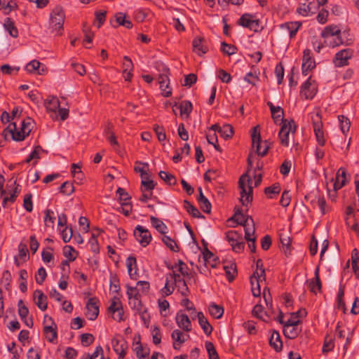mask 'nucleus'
<instances>
[{"label": "nucleus", "instance_id": "1", "mask_svg": "<svg viewBox=\"0 0 359 359\" xmlns=\"http://www.w3.org/2000/svg\"><path fill=\"white\" fill-rule=\"evenodd\" d=\"M282 123L278 134L280 142L283 146L288 147L290 142H294L297 126L293 120L287 121L286 119H282Z\"/></svg>", "mask_w": 359, "mask_h": 359}, {"label": "nucleus", "instance_id": "2", "mask_svg": "<svg viewBox=\"0 0 359 359\" xmlns=\"http://www.w3.org/2000/svg\"><path fill=\"white\" fill-rule=\"evenodd\" d=\"M252 180L250 176L245 173L242 175L238 180V186L241 189L240 201L243 205H247L252 201Z\"/></svg>", "mask_w": 359, "mask_h": 359}, {"label": "nucleus", "instance_id": "3", "mask_svg": "<svg viewBox=\"0 0 359 359\" xmlns=\"http://www.w3.org/2000/svg\"><path fill=\"white\" fill-rule=\"evenodd\" d=\"M65 15L61 6H56L53 8L50 15V29L52 32H56L61 35L63 29Z\"/></svg>", "mask_w": 359, "mask_h": 359}, {"label": "nucleus", "instance_id": "4", "mask_svg": "<svg viewBox=\"0 0 359 359\" xmlns=\"http://www.w3.org/2000/svg\"><path fill=\"white\" fill-rule=\"evenodd\" d=\"M251 138L252 147L255 149L257 155L262 157L266 156L270 148V142L267 140L264 141L263 142L264 150H262V147L261 145V135L259 125L252 128Z\"/></svg>", "mask_w": 359, "mask_h": 359}, {"label": "nucleus", "instance_id": "5", "mask_svg": "<svg viewBox=\"0 0 359 359\" xmlns=\"http://www.w3.org/2000/svg\"><path fill=\"white\" fill-rule=\"evenodd\" d=\"M108 312L112 314V318L118 322L123 320V309L118 297H114L111 299Z\"/></svg>", "mask_w": 359, "mask_h": 359}, {"label": "nucleus", "instance_id": "6", "mask_svg": "<svg viewBox=\"0 0 359 359\" xmlns=\"http://www.w3.org/2000/svg\"><path fill=\"white\" fill-rule=\"evenodd\" d=\"M238 25L257 32L259 27V20L251 14L245 13L239 18Z\"/></svg>", "mask_w": 359, "mask_h": 359}, {"label": "nucleus", "instance_id": "7", "mask_svg": "<svg viewBox=\"0 0 359 359\" xmlns=\"http://www.w3.org/2000/svg\"><path fill=\"white\" fill-rule=\"evenodd\" d=\"M134 236L142 247L147 246L152 238L149 230L140 225L135 227Z\"/></svg>", "mask_w": 359, "mask_h": 359}, {"label": "nucleus", "instance_id": "8", "mask_svg": "<svg viewBox=\"0 0 359 359\" xmlns=\"http://www.w3.org/2000/svg\"><path fill=\"white\" fill-rule=\"evenodd\" d=\"M316 67V62L312 57L311 51L309 49H305L303 52L302 59V74L306 76L309 72L311 71Z\"/></svg>", "mask_w": 359, "mask_h": 359}, {"label": "nucleus", "instance_id": "9", "mask_svg": "<svg viewBox=\"0 0 359 359\" xmlns=\"http://www.w3.org/2000/svg\"><path fill=\"white\" fill-rule=\"evenodd\" d=\"M98 299L95 297L90 298L86 304V316L90 320H95L99 315Z\"/></svg>", "mask_w": 359, "mask_h": 359}, {"label": "nucleus", "instance_id": "10", "mask_svg": "<svg viewBox=\"0 0 359 359\" xmlns=\"http://www.w3.org/2000/svg\"><path fill=\"white\" fill-rule=\"evenodd\" d=\"M317 87L314 80L311 79L310 76L302 86L301 94L305 97L306 99H312L316 95Z\"/></svg>", "mask_w": 359, "mask_h": 359}, {"label": "nucleus", "instance_id": "11", "mask_svg": "<svg viewBox=\"0 0 359 359\" xmlns=\"http://www.w3.org/2000/svg\"><path fill=\"white\" fill-rule=\"evenodd\" d=\"M302 26L300 22H287L280 25V29L283 35H288L290 39L295 36L298 29Z\"/></svg>", "mask_w": 359, "mask_h": 359}, {"label": "nucleus", "instance_id": "12", "mask_svg": "<svg viewBox=\"0 0 359 359\" xmlns=\"http://www.w3.org/2000/svg\"><path fill=\"white\" fill-rule=\"evenodd\" d=\"M193 51L198 55H203L208 51L206 41L203 36L195 37L192 42Z\"/></svg>", "mask_w": 359, "mask_h": 359}, {"label": "nucleus", "instance_id": "13", "mask_svg": "<svg viewBox=\"0 0 359 359\" xmlns=\"http://www.w3.org/2000/svg\"><path fill=\"white\" fill-rule=\"evenodd\" d=\"M351 56L352 52L350 49H344L335 55L334 63L337 67H344L348 65V60Z\"/></svg>", "mask_w": 359, "mask_h": 359}, {"label": "nucleus", "instance_id": "14", "mask_svg": "<svg viewBox=\"0 0 359 359\" xmlns=\"http://www.w3.org/2000/svg\"><path fill=\"white\" fill-rule=\"evenodd\" d=\"M4 133L6 135L8 133L11 134L12 139L15 141L19 142L22 141L26 135L25 131H22L20 129L18 130L15 123H10L8 127L4 130Z\"/></svg>", "mask_w": 359, "mask_h": 359}, {"label": "nucleus", "instance_id": "15", "mask_svg": "<svg viewBox=\"0 0 359 359\" xmlns=\"http://www.w3.org/2000/svg\"><path fill=\"white\" fill-rule=\"evenodd\" d=\"M175 320L178 327L184 331L188 332L191 330V323L187 314L178 312L176 315Z\"/></svg>", "mask_w": 359, "mask_h": 359}, {"label": "nucleus", "instance_id": "16", "mask_svg": "<svg viewBox=\"0 0 359 359\" xmlns=\"http://www.w3.org/2000/svg\"><path fill=\"white\" fill-rule=\"evenodd\" d=\"M231 220L235 221L238 224L242 225L244 227L250 226V223L253 224V219L252 217L245 216L240 209L236 210L234 215L231 218Z\"/></svg>", "mask_w": 359, "mask_h": 359}, {"label": "nucleus", "instance_id": "17", "mask_svg": "<svg viewBox=\"0 0 359 359\" xmlns=\"http://www.w3.org/2000/svg\"><path fill=\"white\" fill-rule=\"evenodd\" d=\"M315 277L313 279L308 280L306 281L310 291L313 293L316 294L317 292H320L322 288V283L319 276V267L317 266L315 273Z\"/></svg>", "mask_w": 359, "mask_h": 359}, {"label": "nucleus", "instance_id": "18", "mask_svg": "<svg viewBox=\"0 0 359 359\" xmlns=\"http://www.w3.org/2000/svg\"><path fill=\"white\" fill-rule=\"evenodd\" d=\"M346 183V170L340 168L336 174L335 181L333 185L334 191H337L345 186Z\"/></svg>", "mask_w": 359, "mask_h": 359}, {"label": "nucleus", "instance_id": "19", "mask_svg": "<svg viewBox=\"0 0 359 359\" xmlns=\"http://www.w3.org/2000/svg\"><path fill=\"white\" fill-rule=\"evenodd\" d=\"M33 296L38 308L41 311H46L48 306L47 297L40 290H35Z\"/></svg>", "mask_w": 359, "mask_h": 359}, {"label": "nucleus", "instance_id": "20", "mask_svg": "<svg viewBox=\"0 0 359 359\" xmlns=\"http://www.w3.org/2000/svg\"><path fill=\"white\" fill-rule=\"evenodd\" d=\"M341 31L337 26L330 25L327 26L322 32L321 36L323 38L325 39V43L328 42L331 40L332 38H334L336 35L340 34Z\"/></svg>", "mask_w": 359, "mask_h": 359}, {"label": "nucleus", "instance_id": "21", "mask_svg": "<svg viewBox=\"0 0 359 359\" xmlns=\"http://www.w3.org/2000/svg\"><path fill=\"white\" fill-rule=\"evenodd\" d=\"M111 344L114 351L118 355V359H124L126 354V346L124 343H121V341L117 339H113Z\"/></svg>", "mask_w": 359, "mask_h": 359}, {"label": "nucleus", "instance_id": "22", "mask_svg": "<svg viewBox=\"0 0 359 359\" xmlns=\"http://www.w3.org/2000/svg\"><path fill=\"white\" fill-rule=\"evenodd\" d=\"M18 8V4L13 1L10 0H0V11H1L4 15H8L12 11Z\"/></svg>", "mask_w": 359, "mask_h": 359}, {"label": "nucleus", "instance_id": "23", "mask_svg": "<svg viewBox=\"0 0 359 359\" xmlns=\"http://www.w3.org/2000/svg\"><path fill=\"white\" fill-rule=\"evenodd\" d=\"M313 130L316 137L318 143L320 146H324L325 144V140L324 137V133L322 130L323 123L321 121L315 122L313 121Z\"/></svg>", "mask_w": 359, "mask_h": 359}, {"label": "nucleus", "instance_id": "24", "mask_svg": "<svg viewBox=\"0 0 359 359\" xmlns=\"http://www.w3.org/2000/svg\"><path fill=\"white\" fill-rule=\"evenodd\" d=\"M269 345L278 352L282 351L283 342L281 341L280 336L277 331H273L272 332L269 339Z\"/></svg>", "mask_w": 359, "mask_h": 359}, {"label": "nucleus", "instance_id": "25", "mask_svg": "<svg viewBox=\"0 0 359 359\" xmlns=\"http://www.w3.org/2000/svg\"><path fill=\"white\" fill-rule=\"evenodd\" d=\"M171 338L173 339V348L179 349L180 346L187 341L185 336L180 330H175L171 334Z\"/></svg>", "mask_w": 359, "mask_h": 359}, {"label": "nucleus", "instance_id": "26", "mask_svg": "<svg viewBox=\"0 0 359 359\" xmlns=\"http://www.w3.org/2000/svg\"><path fill=\"white\" fill-rule=\"evenodd\" d=\"M198 323L203 329L205 334L210 335L212 331V327L208 321L207 318L204 316L202 312H198L197 314Z\"/></svg>", "mask_w": 359, "mask_h": 359}, {"label": "nucleus", "instance_id": "27", "mask_svg": "<svg viewBox=\"0 0 359 359\" xmlns=\"http://www.w3.org/2000/svg\"><path fill=\"white\" fill-rule=\"evenodd\" d=\"M280 241L282 245L283 250L286 256L291 253L290 244L291 238L286 233H280Z\"/></svg>", "mask_w": 359, "mask_h": 359}, {"label": "nucleus", "instance_id": "28", "mask_svg": "<svg viewBox=\"0 0 359 359\" xmlns=\"http://www.w3.org/2000/svg\"><path fill=\"white\" fill-rule=\"evenodd\" d=\"M184 208L193 217L202 219L205 218V217L199 212V210L187 200L184 201Z\"/></svg>", "mask_w": 359, "mask_h": 359}, {"label": "nucleus", "instance_id": "29", "mask_svg": "<svg viewBox=\"0 0 359 359\" xmlns=\"http://www.w3.org/2000/svg\"><path fill=\"white\" fill-rule=\"evenodd\" d=\"M45 106L48 111H56L60 107V102L57 97L50 96L45 100Z\"/></svg>", "mask_w": 359, "mask_h": 359}, {"label": "nucleus", "instance_id": "30", "mask_svg": "<svg viewBox=\"0 0 359 359\" xmlns=\"http://www.w3.org/2000/svg\"><path fill=\"white\" fill-rule=\"evenodd\" d=\"M150 220L152 226L161 234H165L168 229L167 226L158 218L151 216Z\"/></svg>", "mask_w": 359, "mask_h": 359}, {"label": "nucleus", "instance_id": "31", "mask_svg": "<svg viewBox=\"0 0 359 359\" xmlns=\"http://www.w3.org/2000/svg\"><path fill=\"white\" fill-rule=\"evenodd\" d=\"M52 325H54L55 327H53L52 325H45L43 327V332L46 335V338L50 342H53L57 338V326L53 322Z\"/></svg>", "mask_w": 359, "mask_h": 359}, {"label": "nucleus", "instance_id": "32", "mask_svg": "<svg viewBox=\"0 0 359 359\" xmlns=\"http://www.w3.org/2000/svg\"><path fill=\"white\" fill-rule=\"evenodd\" d=\"M4 27H5L6 30L8 32L9 34L11 36H13L14 38L18 37V30L17 27H15V23L13 20H11L9 18H6L5 23H4Z\"/></svg>", "mask_w": 359, "mask_h": 359}, {"label": "nucleus", "instance_id": "33", "mask_svg": "<svg viewBox=\"0 0 359 359\" xmlns=\"http://www.w3.org/2000/svg\"><path fill=\"white\" fill-rule=\"evenodd\" d=\"M140 289H138L137 287H131L129 285H127V296L129 299L133 298L135 301H137L138 306H141V301H140V294L139 293Z\"/></svg>", "mask_w": 359, "mask_h": 359}, {"label": "nucleus", "instance_id": "34", "mask_svg": "<svg viewBox=\"0 0 359 359\" xmlns=\"http://www.w3.org/2000/svg\"><path fill=\"white\" fill-rule=\"evenodd\" d=\"M300 332L301 330H299L297 327L284 325L283 334L285 337L288 339H295L299 335Z\"/></svg>", "mask_w": 359, "mask_h": 359}, {"label": "nucleus", "instance_id": "35", "mask_svg": "<svg viewBox=\"0 0 359 359\" xmlns=\"http://www.w3.org/2000/svg\"><path fill=\"white\" fill-rule=\"evenodd\" d=\"M209 311L212 316L216 319H219L223 316L224 308L215 303H212L209 306Z\"/></svg>", "mask_w": 359, "mask_h": 359}, {"label": "nucleus", "instance_id": "36", "mask_svg": "<svg viewBox=\"0 0 359 359\" xmlns=\"http://www.w3.org/2000/svg\"><path fill=\"white\" fill-rule=\"evenodd\" d=\"M102 347L101 346H98L96 347L93 354L90 355L89 353H86L80 359H104Z\"/></svg>", "mask_w": 359, "mask_h": 359}, {"label": "nucleus", "instance_id": "37", "mask_svg": "<svg viewBox=\"0 0 359 359\" xmlns=\"http://www.w3.org/2000/svg\"><path fill=\"white\" fill-rule=\"evenodd\" d=\"M224 269L225 271L227 279L229 282H232L237 274L236 264H231L229 266L226 265L224 266Z\"/></svg>", "mask_w": 359, "mask_h": 359}, {"label": "nucleus", "instance_id": "38", "mask_svg": "<svg viewBox=\"0 0 359 359\" xmlns=\"http://www.w3.org/2000/svg\"><path fill=\"white\" fill-rule=\"evenodd\" d=\"M154 181L149 180V177H146L145 179H142L141 182V191L142 193L147 191H151L156 186Z\"/></svg>", "mask_w": 359, "mask_h": 359}, {"label": "nucleus", "instance_id": "39", "mask_svg": "<svg viewBox=\"0 0 359 359\" xmlns=\"http://www.w3.org/2000/svg\"><path fill=\"white\" fill-rule=\"evenodd\" d=\"M251 290L254 297H259L261 294L260 284L261 281L257 280L255 276H251L250 278Z\"/></svg>", "mask_w": 359, "mask_h": 359}, {"label": "nucleus", "instance_id": "40", "mask_svg": "<svg viewBox=\"0 0 359 359\" xmlns=\"http://www.w3.org/2000/svg\"><path fill=\"white\" fill-rule=\"evenodd\" d=\"M271 117L276 123L280 121H282V119H283L284 111L282 107L279 106L273 107L271 108Z\"/></svg>", "mask_w": 359, "mask_h": 359}, {"label": "nucleus", "instance_id": "41", "mask_svg": "<svg viewBox=\"0 0 359 359\" xmlns=\"http://www.w3.org/2000/svg\"><path fill=\"white\" fill-rule=\"evenodd\" d=\"M158 175L161 180L170 186L175 185L177 184V179L170 173L165 171H160Z\"/></svg>", "mask_w": 359, "mask_h": 359}, {"label": "nucleus", "instance_id": "42", "mask_svg": "<svg viewBox=\"0 0 359 359\" xmlns=\"http://www.w3.org/2000/svg\"><path fill=\"white\" fill-rule=\"evenodd\" d=\"M339 121L340 123V128L344 134H346L349 131L351 126L350 120L344 115H339L338 116Z\"/></svg>", "mask_w": 359, "mask_h": 359}, {"label": "nucleus", "instance_id": "43", "mask_svg": "<svg viewBox=\"0 0 359 359\" xmlns=\"http://www.w3.org/2000/svg\"><path fill=\"white\" fill-rule=\"evenodd\" d=\"M205 345L209 359H219V355L212 342L206 341Z\"/></svg>", "mask_w": 359, "mask_h": 359}, {"label": "nucleus", "instance_id": "44", "mask_svg": "<svg viewBox=\"0 0 359 359\" xmlns=\"http://www.w3.org/2000/svg\"><path fill=\"white\" fill-rule=\"evenodd\" d=\"M237 48L233 46L229 43H226V42L223 41L221 43V51L226 54L227 55H231L236 53Z\"/></svg>", "mask_w": 359, "mask_h": 359}, {"label": "nucleus", "instance_id": "45", "mask_svg": "<svg viewBox=\"0 0 359 359\" xmlns=\"http://www.w3.org/2000/svg\"><path fill=\"white\" fill-rule=\"evenodd\" d=\"M162 241L170 250L173 252H178L179 248L177 243L170 237L164 235L162 238Z\"/></svg>", "mask_w": 359, "mask_h": 359}, {"label": "nucleus", "instance_id": "46", "mask_svg": "<svg viewBox=\"0 0 359 359\" xmlns=\"http://www.w3.org/2000/svg\"><path fill=\"white\" fill-rule=\"evenodd\" d=\"M119 279L116 274H111L110 276V290L113 292L118 293L120 291Z\"/></svg>", "mask_w": 359, "mask_h": 359}, {"label": "nucleus", "instance_id": "47", "mask_svg": "<svg viewBox=\"0 0 359 359\" xmlns=\"http://www.w3.org/2000/svg\"><path fill=\"white\" fill-rule=\"evenodd\" d=\"M219 134L225 139L231 138L233 135V127L229 124L224 125L219 130Z\"/></svg>", "mask_w": 359, "mask_h": 359}, {"label": "nucleus", "instance_id": "48", "mask_svg": "<svg viewBox=\"0 0 359 359\" xmlns=\"http://www.w3.org/2000/svg\"><path fill=\"white\" fill-rule=\"evenodd\" d=\"M60 191L67 196H70L74 191V187L73 184L69 182H65L60 187Z\"/></svg>", "mask_w": 359, "mask_h": 359}, {"label": "nucleus", "instance_id": "49", "mask_svg": "<svg viewBox=\"0 0 359 359\" xmlns=\"http://www.w3.org/2000/svg\"><path fill=\"white\" fill-rule=\"evenodd\" d=\"M169 69L167 67H164L163 69V72L159 74L158 80L160 86V88L162 91H165V88H163V84H165L167 81H169L168 74Z\"/></svg>", "mask_w": 359, "mask_h": 359}, {"label": "nucleus", "instance_id": "50", "mask_svg": "<svg viewBox=\"0 0 359 359\" xmlns=\"http://www.w3.org/2000/svg\"><path fill=\"white\" fill-rule=\"evenodd\" d=\"M181 115L187 114L188 116L192 111V104L191 102L184 100L180 105Z\"/></svg>", "mask_w": 359, "mask_h": 359}, {"label": "nucleus", "instance_id": "51", "mask_svg": "<svg viewBox=\"0 0 359 359\" xmlns=\"http://www.w3.org/2000/svg\"><path fill=\"white\" fill-rule=\"evenodd\" d=\"M107 15L106 11H98L95 12V25L97 23V28H100L105 22Z\"/></svg>", "mask_w": 359, "mask_h": 359}, {"label": "nucleus", "instance_id": "52", "mask_svg": "<svg viewBox=\"0 0 359 359\" xmlns=\"http://www.w3.org/2000/svg\"><path fill=\"white\" fill-rule=\"evenodd\" d=\"M44 151L42 147L39 145L36 146L34 149L31 152V154L28 156L27 159L25 160L26 163H29L33 159H39L40 158V153Z\"/></svg>", "mask_w": 359, "mask_h": 359}, {"label": "nucleus", "instance_id": "53", "mask_svg": "<svg viewBox=\"0 0 359 359\" xmlns=\"http://www.w3.org/2000/svg\"><path fill=\"white\" fill-rule=\"evenodd\" d=\"M153 130L160 142H163L166 139V135L163 127L159 126L158 124H154Z\"/></svg>", "mask_w": 359, "mask_h": 359}, {"label": "nucleus", "instance_id": "54", "mask_svg": "<svg viewBox=\"0 0 359 359\" xmlns=\"http://www.w3.org/2000/svg\"><path fill=\"white\" fill-rule=\"evenodd\" d=\"M18 314L21 318V320L25 319L29 313L28 308L24 304V302L22 299L18 301Z\"/></svg>", "mask_w": 359, "mask_h": 359}, {"label": "nucleus", "instance_id": "55", "mask_svg": "<svg viewBox=\"0 0 359 359\" xmlns=\"http://www.w3.org/2000/svg\"><path fill=\"white\" fill-rule=\"evenodd\" d=\"M11 280L12 276L11 272L8 270L5 271L2 274L1 283L4 284L6 290H9V287H11Z\"/></svg>", "mask_w": 359, "mask_h": 359}, {"label": "nucleus", "instance_id": "56", "mask_svg": "<svg viewBox=\"0 0 359 359\" xmlns=\"http://www.w3.org/2000/svg\"><path fill=\"white\" fill-rule=\"evenodd\" d=\"M142 165V167L135 166V171L140 173V176L142 179H145L148 176L147 170H149V165L147 163H139Z\"/></svg>", "mask_w": 359, "mask_h": 359}, {"label": "nucleus", "instance_id": "57", "mask_svg": "<svg viewBox=\"0 0 359 359\" xmlns=\"http://www.w3.org/2000/svg\"><path fill=\"white\" fill-rule=\"evenodd\" d=\"M32 194H27L25 195L23 201V207L27 212H32L33 210V203H32Z\"/></svg>", "mask_w": 359, "mask_h": 359}, {"label": "nucleus", "instance_id": "58", "mask_svg": "<svg viewBox=\"0 0 359 359\" xmlns=\"http://www.w3.org/2000/svg\"><path fill=\"white\" fill-rule=\"evenodd\" d=\"M226 238L229 243H231L237 240H242V236L236 231H229L226 233Z\"/></svg>", "mask_w": 359, "mask_h": 359}, {"label": "nucleus", "instance_id": "59", "mask_svg": "<svg viewBox=\"0 0 359 359\" xmlns=\"http://www.w3.org/2000/svg\"><path fill=\"white\" fill-rule=\"evenodd\" d=\"M153 343L158 345L161 342V333L158 326H154L152 329Z\"/></svg>", "mask_w": 359, "mask_h": 359}, {"label": "nucleus", "instance_id": "60", "mask_svg": "<svg viewBox=\"0 0 359 359\" xmlns=\"http://www.w3.org/2000/svg\"><path fill=\"white\" fill-rule=\"evenodd\" d=\"M206 139L208 142L210 144H212L216 150L220 152L222 151L221 147L217 143V136L215 133H213L212 135H207Z\"/></svg>", "mask_w": 359, "mask_h": 359}, {"label": "nucleus", "instance_id": "61", "mask_svg": "<svg viewBox=\"0 0 359 359\" xmlns=\"http://www.w3.org/2000/svg\"><path fill=\"white\" fill-rule=\"evenodd\" d=\"M94 337L92 334L85 333L81 335V344L85 346H88L94 341Z\"/></svg>", "mask_w": 359, "mask_h": 359}, {"label": "nucleus", "instance_id": "62", "mask_svg": "<svg viewBox=\"0 0 359 359\" xmlns=\"http://www.w3.org/2000/svg\"><path fill=\"white\" fill-rule=\"evenodd\" d=\"M46 271L43 267H40L35 275V280L38 284L41 285L46 278Z\"/></svg>", "mask_w": 359, "mask_h": 359}, {"label": "nucleus", "instance_id": "63", "mask_svg": "<svg viewBox=\"0 0 359 359\" xmlns=\"http://www.w3.org/2000/svg\"><path fill=\"white\" fill-rule=\"evenodd\" d=\"M75 252V250L73 247L70 245H66L64 247L63 249V253L64 255L68 258L69 261L72 262L74 261L76 259V257L74 256V253Z\"/></svg>", "mask_w": 359, "mask_h": 359}, {"label": "nucleus", "instance_id": "64", "mask_svg": "<svg viewBox=\"0 0 359 359\" xmlns=\"http://www.w3.org/2000/svg\"><path fill=\"white\" fill-rule=\"evenodd\" d=\"M280 186L278 183H275L273 185L266 187L264 189V194H278L280 191Z\"/></svg>", "mask_w": 359, "mask_h": 359}]
</instances>
